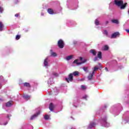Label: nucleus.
Wrapping results in <instances>:
<instances>
[{"instance_id": "1", "label": "nucleus", "mask_w": 129, "mask_h": 129, "mask_svg": "<svg viewBox=\"0 0 129 129\" xmlns=\"http://www.w3.org/2000/svg\"><path fill=\"white\" fill-rule=\"evenodd\" d=\"M114 3L117 7H120L121 10H123L126 7L127 3L123 5V1L122 0H115Z\"/></svg>"}, {"instance_id": "2", "label": "nucleus", "mask_w": 129, "mask_h": 129, "mask_svg": "<svg viewBox=\"0 0 129 129\" xmlns=\"http://www.w3.org/2000/svg\"><path fill=\"white\" fill-rule=\"evenodd\" d=\"M73 75L74 76H78L79 75V72L75 71L73 73V74H70L69 76V78H66V81L69 83V82H71L73 80Z\"/></svg>"}, {"instance_id": "3", "label": "nucleus", "mask_w": 129, "mask_h": 129, "mask_svg": "<svg viewBox=\"0 0 129 129\" xmlns=\"http://www.w3.org/2000/svg\"><path fill=\"white\" fill-rule=\"evenodd\" d=\"M80 62H78V59H76L74 61V64H76L77 65H81V64H83V63H85L86 62L87 60L86 59L83 58L82 57H80Z\"/></svg>"}, {"instance_id": "4", "label": "nucleus", "mask_w": 129, "mask_h": 129, "mask_svg": "<svg viewBox=\"0 0 129 129\" xmlns=\"http://www.w3.org/2000/svg\"><path fill=\"white\" fill-rule=\"evenodd\" d=\"M57 45L60 49L64 48V42L61 39H60L57 43Z\"/></svg>"}, {"instance_id": "5", "label": "nucleus", "mask_w": 129, "mask_h": 129, "mask_svg": "<svg viewBox=\"0 0 129 129\" xmlns=\"http://www.w3.org/2000/svg\"><path fill=\"white\" fill-rule=\"evenodd\" d=\"M44 67H45L46 68H48V67H49V63L48 62V57H46V58L44 59Z\"/></svg>"}, {"instance_id": "6", "label": "nucleus", "mask_w": 129, "mask_h": 129, "mask_svg": "<svg viewBox=\"0 0 129 129\" xmlns=\"http://www.w3.org/2000/svg\"><path fill=\"white\" fill-rule=\"evenodd\" d=\"M104 126L105 127H108L109 126V123L106 122V119L103 120Z\"/></svg>"}, {"instance_id": "7", "label": "nucleus", "mask_w": 129, "mask_h": 129, "mask_svg": "<svg viewBox=\"0 0 129 129\" xmlns=\"http://www.w3.org/2000/svg\"><path fill=\"white\" fill-rule=\"evenodd\" d=\"M119 36V32H115L111 35V38H116V37H118Z\"/></svg>"}, {"instance_id": "8", "label": "nucleus", "mask_w": 129, "mask_h": 129, "mask_svg": "<svg viewBox=\"0 0 129 129\" xmlns=\"http://www.w3.org/2000/svg\"><path fill=\"white\" fill-rule=\"evenodd\" d=\"M100 63H99V67L97 66H95L93 71L92 72L93 74H94V72H95V71H96V70H98V69H99V68H100Z\"/></svg>"}, {"instance_id": "9", "label": "nucleus", "mask_w": 129, "mask_h": 129, "mask_svg": "<svg viewBox=\"0 0 129 129\" xmlns=\"http://www.w3.org/2000/svg\"><path fill=\"white\" fill-rule=\"evenodd\" d=\"M39 114H40V111H39L38 113L32 115L31 117V119H34V118H36V117H37Z\"/></svg>"}, {"instance_id": "10", "label": "nucleus", "mask_w": 129, "mask_h": 129, "mask_svg": "<svg viewBox=\"0 0 129 129\" xmlns=\"http://www.w3.org/2000/svg\"><path fill=\"white\" fill-rule=\"evenodd\" d=\"M47 12H48V14H49L50 15H53V14H54V12L51 9H48L47 10Z\"/></svg>"}, {"instance_id": "11", "label": "nucleus", "mask_w": 129, "mask_h": 129, "mask_svg": "<svg viewBox=\"0 0 129 129\" xmlns=\"http://www.w3.org/2000/svg\"><path fill=\"white\" fill-rule=\"evenodd\" d=\"M93 75H94V74H93V73L92 74H89V76L88 77L89 80H91V79H92V77H93Z\"/></svg>"}, {"instance_id": "12", "label": "nucleus", "mask_w": 129, "mask_h": 129, "mask_svg": "<svg viewBox=\"0 0 129 129\" xmlns=\"http://www.w3.org/2000/svg\"><path fill=\"white\" fill-rule=\"evenodd\" d=\"M49 108L51 111H53V108H54V105H53V104L50 103Z\"/></svg>"}, {"instance_id": "13", "label": "nucleus", "mask_w": 129, "mask_h": 129, "mask_svg": "<svg viewBox=\"0 0 129 129\" xmlns=\"http://www.w3.org/2000/svg\"><path fill=\"white\" fill-rule=\"evenodd\" d=\"M90 53H91L92 54H93V55L94 56H95V55H96V51H95V50L94 49H92L90 51Z\"/></svg>"}, {"instance_id": "14", "label": "nucleus", "mask_w": 129, "mask_h": 129, "mask_svg": "<svg viewBox=\"0 0 129 129\" xmlns=\"http://www.w3.org/2000/svg\"><path fill=\"white\" fill-rule=\"evenodd\" d=\"M73 58V55H70V56H67L66 59L67 61H69V60H71V59H72Z\"/></svg>"}, {"instance_id": "15", "label": "nucleus", "mask_w": 129, "mask_h": 129, "mask_svg": "<svg viewBox=\"0 0 129 129\" xmlns=\"http://www.w3.org/2000/svg\"><path fill=\"white\" fill-rule=\"evenodd\" d=\"M23 97H24V98H25V99H26V100H28V99H30V98H31V97L27 95H24L23 96Z\"/></svg>"}, {"instance_id": "16", "label": "nucleus", "mask_w": 129, "mask_h": 129, "mask_svg": "<svg viewBox=\"0 0 129 129\" xmlns=\"http://www.w3.org/2000/svg\"><path fill=\"white\" fill-rule=\"evenodd\" d=\"M95 124L94 122L91 123L89 125L88 128H92V127H94Z\"/></svg>"}, {"instance_id": "17", "label": "nucleus", "mask_w": 129, "mask_h": 129, "mask_svg": "<svg viewBox=\"0 0 129 129\" xmlns=\"http://www.w3.org/2000/svg\"><path fill=\"white\" fill-rule=\"evenodd\" d=\"M4 24L2 22H0V31H2L3 30Z\"/></svg>"}, {"instance_id": "18", "label": "nucleus", "mask_w": 129, "mask_h": 129, "mask_svg": "<svg viewBox=\"0 0 129 129\" xmlns=\"http://www.w3.org/2000/svg\"><path fill=\"white\" fill-rule=\"evenodd\" d=\"M97 56H98V58H99V59H101V58H102V57L101 52L99 51V52H98V55H97Z\"/></svg>"}, {"instance_id": "19", "label": "nucleus", "mask_w": 129, "mask_h": 129, "mask_svg": "<svg viewBox=\"0 0 129 129\" xmlns=\"http://www.w3.org/2000/svg\"><path fill=\"white\" fill-rule=\"evenodd\" d=\"M102 50H104V51H106L108 50V45H105L102 47Z\"/></svg>"}, {"instance_id": "20", "label": "nucleus", "mask_w": 129, "mask_h": 129, "mask_svg": "<svg viewBox=\"0 0 129 129\" xmlns=\"http://www.w3.org/2000/svg\"><path fill=\"white\" fill-rule=\"evenodd\" d=\"M112 22L114 24H118L119 23V22H118V20H112Z\"/></svg>"}, {"instance_id": "21", "label": "nucleus", "mask_w": 129, "mask_h": 129, "mask_svg": "<svg viewBox=\"0 0 129 129\" xmlns=\"http://www.w3.org/2000/svg\"><path fill=\"white\" fill-rule=\"evenodd\" d=\"M6 106L7 107H10V106H12V102H8L6 103Z\"/></svg>"}, {"instance_id": "22", "label": "nucleus", "mask_w": 129, "mask_h": 129, "mask_svg": "<svg viewBox=\"0 0 129 129\" xmlns=\"http://www.w3.org/2000/svg\"><path fill=\"white\" fill-rule=\"evenodd\" d=\"M83 69L85 71V72H88V67H84L83 68Z\"/></svg>"}, {"instance_id": "23", "label": "nucleus", "mask_w": 129, "mask_h": 129, "mask_svg": "<svg viewBox=\"0 0 129 129\" xmlns=\"http://www.w3.org/2000/svg\"><path fill=\"white\" fill-rule=\"evenodd\" d=\"M51 56H52V57H56V56H57V54L55 52H51Z\"/></svg>"}, {"instance_id": "24", "label": "nucleus", "mask_w": 129, "mask_h": 129, "mask_svg": "<svg viewBox=\"0 0 129 129\" xmlns=\"http://www.w3.org/2000/svg\"><path fill=\"white\" fill-rule=\"evenodd\" d=\"M24 86H26V87H30V84L28 83H24Z\"/></svg>"}, {"instance_id": "25", "label": "nucleus", "mask_w": 129, "mask_h": 129, "mask_svg": "<svg viewBox=\"0 0 129 129\" xmlns=\"http://www.w3.org/2000/svg\"><path fill=\"white\" fill-rule=\"evenodd\" d=\"M44 118L46 120H48V119H50V116L48 115H45L44 116Z\"/></svg>"}, {"instance_id": "26", "label": "nucleus", "mask_w": 129, "mask_h": 129, "mask_svg": "<svg viewBox=\"0 0 129 129\" xmlns=\"http://www.w3.org/2000/svg\"><path fill=\"white\" fill-rule=\"evenodd\" d=\"M95 25H96L97 26L99 25V21H98V20L96 19L95 21Z\"/></svg>"}, {"instance_id": "27", "label": "nucleus", "mask_w": 129, "mask_h": 129, "mask_svg": "<svg viewBox=\"0 0 129 129\" xmlns=\"http://www.w3.org/2000/svg\"><path fill=\"white\" fill-rule=\"evenodd\" d=\"M20 38H21L20 35H17L16 37V40H19Z\"/></svg>"}, {"instance_id": "28", "label": "nucleus", "mask_w": 129, "mask_h": 129, "mask_svg": "<svg viewBox=\"0 0 129 129\" xmlns=\"http://www.w3.org/2000/svg\"><path fill=\"white\" fill-rule=\"evenodd\" d=\"M81 88L84 89V90L86 89V87L85 86L82 85L81 86Z\"/></svg>"}, {"instance_id": "29", "label": "nucleus", "mask_w": 129, "mask_h": 129, "mask_svg": "<svg viewBox=\"0 0 129 129\" xmlns=\"http://www.w3.org/2000/svg\"><path fill=\"white\" fill-rule=\"evenodd\" d=\"M53 75L55 76V77H57V76H58V74L56 73H53Z\"/></svg>"}, {"instance_id": "30", "label": "nucleus", "mask_w": 129, "mask_h": 129, "mask_svg": "<svg viewBox=\"0 0 129 129\" xmlns=\"http://www.w3.org/2000/svg\"><path fill=\"white\" fill-rule=\"evenodd\" d=\"M3 11H4V9L2 7H0V13H3Z\"/></svg>"}, {"instance_id": "31", "label": "nucleus", "mask_w": 129, "mask_h": 129, "mask_svg": "<svg viewBox=\"0 0 129 129\" xmlns=\"http://www.w3.org/2000/svg\"><path fill=\"white\" fill-rule=\"evenodd\" d=\"M103 33L105 35H107V31L106 30H104Z\"/></svg>"}, {"instance_id": "32", "label": "nucleus", "mask_w": 129, "mask_h": 129, "mask_svg": "<svg viewBox=\"0 0 129 129\" xmlns=\"http://www.w3.org/2000/svg\"><path fill=\"white\" fill-rule=\"evenodd\" d=\"M97 60H98V58H97V57H96L94 58V61H97Z\"/></svg>"}, {"instance_id": "33", "label": "nucleus", "mask_w": 129, "mask_h": 129, "mask_svg": "<svg viewBox=\"0 0 129 129\" xmlns=\"http://www.w3.org/2000/svg\"><path fill=\"white\" fill-rule=\"evenodd\" d=\"M19 15H19V14H16L15 16V17H19Z\"/></svg>"}, {"instance_id": "34", "label": "nucleus", "mask_w": 129, "mask_h": 129, "mask_svg": "<svg viewBox=\"0 0 129 129\" xmlns=\"http://www.w3.org/2000/svg\"><path fill=\"white\" fill-rule=\"evenodd\" d=\"M7 124H8V122H6L5 123L3 124L4 125H7Z\"/></svg>"}, {"instance_id": "35", "label": "nucleus", "mask_w": 129, "mask_h": 129, "mask_svg": "<svg viewBox=\"0 0 129 129\" xmlns=\"http://www.w3.org/2000/svg\"><path fill=\"white\" fill-rule=\"evenodd\" d=\"M126 32L129 34V30L128 29H126Z\"/></svg>"}, {"instance_id": "36", "label": "nucleus", "mask_w": 129, "mask_h": 129, "mask_svg": "<svg viewBox=\"0 0 129 129\" xmlns=\"http://www.w3.org/2000/svg\"><path fill=\"white\" fill-rule=\"evenodd\" d=\"M87 98V96L85 95V96L83 97V98L85 99Z\"/></svg>"}, {"instance_id": "37", "label": "nucleus", "mask_w": 129, "mask_h": 129, "mask_svg": "<svg viewBox=\"0 0 129 129\" xmlns=\"http://www.w3.org/2000/svg\"><path fill=\"white\" fill-rule=\"evenodd\" d=\"M105 70H106V71H108V69H107V68H105Z\"/></svg>"}, {"instance_id": "38", "label": "nucleus", "mask_w": 129, "mask_h": 129, "mask_svg": "<svg viewBox=\"0 0 129 129\" xmlns=\"http://www.w3.org/2000/svg\"><path fill=\"white\" fill-rule=\"evenodd\" d=\"M42 16H44V14H42Z\"/></svg>"}, {"instance_id": "39", "label": "nucleus", "mask_w": 129, "mask_h": 129, "mask_svg": "<svg viewBox=\"0 0 129 129\" xmlns=\"http://www.w3.org/2000/svg\"><path fill=\"white\" fill-rule=\"evenodd\" d=\"M1 84H0V88H1Z\"/></svg>"}, {"instance_id": "40", "label": "nucleus", "mask_w": 129, "mask_h": 129, "mask_svg": "<svg viewBox=\"0 0 129 129\" xmlns=\"http://www.w3.org/2000/svg\"><path fill=\"white\" fill-rule=\"evenodd\" d=\"M8 117H9V116H8Z\"/></svg>"}]
</instances>
